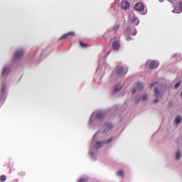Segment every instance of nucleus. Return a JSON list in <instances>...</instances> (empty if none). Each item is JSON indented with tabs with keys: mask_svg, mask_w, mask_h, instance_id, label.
Segmentation results:
<instances>
[{
	"mask_svg": "<svg viewBox=\"0 0 182 182\" xmlns=\"http://www.w3.org/2000/svg\"><path fill=\"white\" fill-rule=\"evenodd\" d=\"M144 87V85L141 82H138L136 84V88H133L132 94L134 95L137 90H141Z\"/></svg>",
	"mask_w": 182,
	"mask_h": 182,
	"instance_id": "6",
	"label": "nucleus"
},
{
	"mask_svg": "<svg viewBox=\"0 0 182 182\" xmlns=\"http://www.w3.org/2000/svg\"><path fill=\"white\" fill-rule=\"evenodd\" d=\"M179 9H181V11H182V1H181L179 3Z\"/></svg>",
	"mask_w": 182,
	"mask_h": 182,
	"instance_id": "25",
	"label": "nucleus"
},
{
	"mask_svg": "<svg viewBox=\"0 0 182 182\" xmlns=\"http://www.w3.org/2000/svg\"><path fill=\"white\" fill-rule=\"evenodd\" d=\"M153 86H154V84H151V87H153Z\"/></svg>",
	"mask_w": 182,
	"mask_h": 182,
	"instance_id": "28",
	"label": "nucleus"
},
{
	"mask_svg": "<svg viewBox=\"0 0 182 182\" xmlns=\"http://www.w3.org/2000/svg\"><path fill=\"white\" fill-rule=\"evenodd\" d=\"M23 50H18L14 57V60H18V59H21V58L23 56Z\"/></svg>",
	"mask_w": 182,
	"mask_h": 182,
	"instance_id": "3",
	"label": "nucleus"
},
{
	"mask_svg": "<svg viewBox=\"0 0 182 182\" xmlns=\"http://www.w3.org/2000/svg\"><path fill=\"white\" fill-rule=\"evenodd\" d=\"M5 92V87H3L2 89H1V93H4Z\"/></svg>",
	"mask_w": 182,
	"mask_h": 182,
	"instance_id": "27",
	"label": "nucleus"
},
{
	"mask_svg": "<svg viewBox=\"0 0 182 182\" xmlns=\"http://www.w3.org/2000/svg\"><path fill=\"white\" fill-rule=\"evenodd\" d=\"M154 95L156 99L154 100V103H158L159 102V97L160 96V90H159V88H155L154 89Z\"/></svg>",
	"mask_w": 182,
	"mask_h": 182,
	"instance_id": "9",
	"label": "nucleus"
},
{
	"mask_svg": "<svg viewBox=\"0 0 182 182\" xmlns=\"http://www.w3.org/2000/svg\"><path fill=\"white\" fill-rule=\"evenodd\" d=\"M117 70L118 75H123L124 68L122 67H118Z\"/></svg>",
	"mask_w": 182,
	"mask_h": 182,
	"instance_id": "13",
	"label": "nucleus"
},
{
	"mask_svg": "<svg viewBox=\"0 0 182 182\" xmlns=\"http://www.w3.org/2000/svg\"><path fill=\"white\" fill-rule=\"evenodd\" d=\"M181 120H182V117L180 115L177 116L175 119V122L176 124H180V123H181Z\"/></svg>",
	"mask_w": 182,
	"mask_h": 182,
	"instance_id": "11",
	"label": "nucleus"
},
{
	"mask_svg": "<svg viewBox=\"0 0 182 182\" xmlns=\"http://www.w3.org/2000/svg\"><path fill=\"white\" fill-rule=\"evenodd\" d=\"M112 127H113L112 124H108V125L106 127V129L110 130V129H112Z\"/></svg>",
	"mask_w": 182,
	"mask_h": 182,
	"instance_id": "20",
	"label": "nucleus"
},
{
	"mask_svg": "<svg viewBox=\"0 0 182 182\" xmlns=\"http://www.w3.org/2000/svg\"><path fill=\"white\" fill-rule=\"evenodd\" d=\"M121 8L124 11H129V9H130V2H129L127 0H123L121 2Z\"/></svg>",
	"mask_w": 182,
	"mask_h": 182,
	"instance_id": "1",
	"label": "nucleus"
},
{
	"mask_svg": "<svg viewBox=\"0 0 182 182\" xmlns=\"http://www.w3.org/2000/svg\"><path fill=\"white\" fill-rule=\"evenodd\" d=\"M20 176H21V177H23V176H25V172L24 171H21L20 173Z\"/></svg>",
	"mask_w": 182,
	"mask_h": 182,
	"instance_id": "26",
	"label": "nucleus"
},
{
	"mask_svg": "<svg viewBox=\"0 0 182 182\" xmlns=\"http://www.w3.org/2000/svg\"><path fill=\"white\" fill-rule=\"evenodd\" d=\"M11 72V70H9V68L5 67L3 70L2 76H5V75H8Z\"/></svg>",
	"mask_w": 182,
	"mask_h": 182,
	"instance_id": "10",
	"label": "nucleus"
},
{
	"mask_svg": "<svg viewBox=\"0 0 182 182\" xmlns=\"http://www.w3.org/2000/svg\"><path fill=\"white\" fill-rule=\"evenodd\" d=\"M119 28H120V26L119 25H117L114 27L113 30L114 31H119Z\"/></svg>",
	"mask_w": 182,
	"mask_h": 182,
	"instance_id": "23",
	"label": "nucleus"
},
{
	"mask_svg": "<svg viewBox=\"0 0 182 182\" xmlns=\"http://www.w3.org/2000/svg\"><path fill=\"white\" fill-rule=\"evenodd\" d=\"M146 65H149V69H156L159 66V63L156 60H152L151 62H147Z\"/></svg>",
	"mask_w": 182,
	"mask_h": 182,
	"instance_id": "4",
	"label": "nucleus"
},
{
	"mask_svg": "<svg viewBox=\"0 0 182 182\" xmlns=\"http://www.w3.org/2000/svg\"><path fill=\"white\" fill-rule=\"evenodd\" d=\"M134 9L138 12H141L144 11V4H143L141 2H138L135 4Z\"/></svg>",
	"mask_w": 182,
	"mask_h": 182,
	"instance_id": "2",
	"label": "nucleus"
},
{
	"mask_svg": "<svg viewBox=\"0 0 182 182\" xmlns=\"http://www.w3.org/2000/svg\"><path fill=\"white\" fill-rule=\"evenodd\" d=\"M142 100L143 102H146V100H147V95H145L142 97Z\"/></svg>",
	"mask_w": 182,
	"mask_h": 182,
	"instance_id": "22",
	"label": "nucleus"
},
{
	"mask_svg": "<svg viewBox=\"0 0 182 182\" xmlns=\"http://www.w3.org/2000/svg\"><path fill=\"white\" fill-rule=\"evenodd\" d=\"M181 157V154L180 153V151H178L176 155V160H180Z\"/></svg>",
	"mask_w": 182,
	"mask_h": 182,
	"instance_id": "18",
	"label": "nucleus"
},
{
	"mask_svg": "<svg viewBox=\"0 0 182 182\" xmlns=\"http://www.w3.org/2000/svg\"><path fill=\"white\" fill-rule=\"evenodd\" d=\"M80 45L81 46V48H86V46H87V44H85L82 42H80Z\"/></svg>",
	"mask_w": 182,
	"mask_h": 182,
	"instance_id": "21",
	"label": "nucleus"
},
{
	"mask_svg": "<svg viewBox=\"0 0 182 182\" xmlns=\"http://www.w3.org/2000/svg\"><path fill=\"white\" fill-rule=\"evenodd\" d=\"M78 182H87V180L85 178H80L78 180Z\"/></svg>",
	"mask_w": 182,
	"mask_h": 182,
	"instance_id": "24",
	"label": "nucleus"
},
{
	"mask_svg": "<svg viewBox=\"0 0 182 182\" xmlns=\"http://www.w3.org/2000/svg\"><path fill=\"white\" fill-rule=\"evenodd\" d=\"M112 140H113V138H111L105 141H101V142H97L96 146L97 149H101V147H103V144H108L109 143L112 142Z\"/></svg>",
	"mask_w": 182,
	"mask_h": 182,
	"instance_id": "5",
	"label": "nucleus"
},
{
	"mask_svg": "<svg viewBox=\"0 0 182 182\" xmlns=\"http://www.w3.org/2000/svg\"><path fill=\"white\" fill-rule=\"evenodd\" d=\"M132 23H138L139 22V18L136 16H133L132 18Z\"/></svg>",
	"mask_w": 182,
	"mask_h": 182,
	"instance_id": "12",
	"label": "nucleus"
},
{
	"mask_svg": "<svg viewBox=\"0 0 182 182\" xmlns=\"http://www.w3.org/2000/svg\"><path fill=\"white\" fill-rule=\"evenodd\" d=\"M97 134H95V135H94V137H96V135H97Z\"/></svg>",
	"mask_w": 182,
	"mask_h": 182,
	"instance_id": "29",
	"label": "nucleus"
},
{
	"mask_svg": "<svg viewBox=\"0 0 182 182\" xmlns=\"http://www.w3.org/2000/svg\"><path fill=\"white\" fill-rule=\"evenodd\" d=\"M104 118H105V114L102 113L97 114L96 119H97L98 120H100L101 119H104Z\"/></svg>",
	"mask_w": 182,
	"mask_h": 182,
	"instance_id": "15",
	"label": "nucleus"
},
{
	"mask_svg": "<svg viewBox=\"0 0 182 182\" xmlns=\"http://www.w3.org/2000/svg\"><path fill=\"white\" fill-rule=\"evenodd\" d=\"M181 85V81L178 82L175 85L174 89H178V87H180Z\"/></svg>",
	"mask_w": 182,
	"mask_h": 182,
	"instance_id": "19",
	"label": "nucleus"
},
{
	"mask_svg": "<svg viewBox=\"0 0 182 182\" xmlns=\"http://www.w3.org/2000/svg\"><path fill=\"white\" fill-rule=\"evenodd\" d=\"M117 175L119 177H123V176L124 175V172L123 171H119L117 172Z\"/></svg>",
	"mask_w": 182,
	"mask_h": 182,
	"instance_id": "17",
	"label": "nucleus"
},
{
	"mask_svg": "<svg viewBox=\"0 0 182 182\" xmlns=\"http://www.w3.org/2000/svg\"><path fill=\"white\" fill-rule=\"evenodd\" d=\"M0 181H1V182L6 181V176H5V175H1V176H0Z\"/></svg>",
	"mask_w": 182,
	"mask_h": 182,
	"instance_id": "16",
	"label": "nucleus"
},
{
	"mask_svg": "<svg viewBox=\"0 0 182 182\" xmlns=\"http://www.w3.org/2000/svg\"><path fill=\"white\" fill-rule=\"evenodd\" d=\"M75 36V32H69L65 34H64L62 37L60 38V41H62L63 39H66V38H73Z\"/></svg>",
	"mask_w": 182,
	"mask_h": 182,
	"instance_id": "7",
	"label": "nucleus"
},
{
	"mask_svg": "<svg viewBox=\"0 0 182 182\" xmlns=\"http://www.w3.org/2000/svg\"><path fill=\"white\" fill-rule=\"evenodd\" d=\"M120 90H122V87L120 85H117L115 86V88H114V93H117V92H120Z\"/></svg>",
	"mask_w": 182,
	"mask_h": 182,
	"instance_id": "14",
	"label": "nucleus"
},
{
	"mask_svg": "<svg viewBox=\"0 0 182 182\" xmlns=\"http://www.w3.org/2000/svg\"><path fill=\"white\" fill-rule=\"evenodd\" d=\"M112 48L114 50H119L120 49V42L119 41H115L112 43Z\"/></svg>",
	"mask_w": 182,
	"mask_h": 182,
	"instance_id": "8",
	"label": "nucleus"
}]
</instances>
